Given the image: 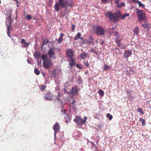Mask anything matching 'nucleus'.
Wrapping results in <instances>:
<instances>
[{
	"label": "nucleus",
	"mask_w": 151,
	"mask_h": 151,
	"mask_svg": "<svg viewBox=\"0 0 151 151\" xmlns=\"http://www.w3.org/2000/svg\"><path fill=\"white\" fill-rule=\"evenodd\" d=\"M142 26L145 28H147L148 27L147 25L146 24H142Z\"/></svg>",
	"instance_id": "44"
},
{
	"label": "nucleus",
	"mask_w": 151,
	"mask_h": 151,
	"mask_svg": "<svg viewBox=\"0 0 151 151\" xmlns=\"http://www.w3.org/2000/svg\"><path fill=\"white\" fill-rule=\"evenodd\" d=\"M115 1H114V3L115 4H119V1L120 0H114Z\"/></svg>",
	"instance_id": "41"
},
{
	"label": "nucleus",
	"mask_w": 151,
	"mask_h": 151,
	"mask_svg": "<svg viewBox=\"0 0 151 151\" xmlns=\"http://www.w3.org/2000/svg\"><path fill=\"white\" fill-rule=\"evenodd\" d=\"M84 64L85 66H86L88 67H89L90 65L88 63L87 61H86V62L84 63Z\"/></svg>",
	"instance_id": "37"
},
{
	"label": "nucleus",
	"mask_w": 151,
	"mask_h": 151,
	"mask_svg": "<svg viewBox=\"0 0 151 151\" xmlns=\"http://www.w3.org/2000/svg\"><path fill=\"white\" fill-rule=\"evenodd\" d=\"M133 31L134 32V35H137L139 32L138 27H135L134 30Z\"/></svg>",
	"instance_id": "15"
},
{
	"label": "nucleus",
	"mask_w": 151,
	"mask_h": 151,
	"mask_svg": "<svg viewBox=\"0 0 151 151\" xmlns=\"http://www.w3.org/2000/svg\"><path fill=\"white\" fill-rule=\"evenodd\" d=\"M50 94V92H48L46 93L45 95L46 96H49Z\"/></svg>",
	"instance_id": "53"
},
{
	"label": "nucleus",
	"mask_w": 151,
	"mask_h": 151,
	"mask_svg": "<svg viewBox=\"0 0 151 151\" xmlns=\"http://www.w3.org/2000/svg\"><path fill=\"white\" fill-rule=\"evenodd\" d=\"M34 73L36 74L38 76L40 74V71L37 68H35L34 70Z\"/></svg>",
	"instance_id": "20"
},
{
	"label": "nucleus",
	"mask_w": 151,
	"mask_h": 151,
	"mask_svg": "<svg viewBox=\"0 0 151 151\" xmlns=\"http://www.w3.org/2000/svg\"><path fill=\"white\" fill-rule=\"evenodd\" d=\"M74 121L76 122V119H74L73 120Z\"/></svg>",
	"instance_id": "60"
},
{
	"label": "nucleus",
	"mask_w": 151,
	"mask_h": 151,
	"mask_svg": "<svg viewBox=\"0 0 151 151\" xmlns=\"http://www.w3.org/2000/svg\"><path fill=\"white\" fill-rule=\"evenodd\" d=\"M70 65L72 68V67L74 66L75 65V59H71L69 61Z\"/></svg>",
	"instance_id": "14"
},
{
	"label": "nucleus",
	"mask_w": 151,
	"mask_h": 151,
	"mask_svg": "<svg viewBox=\"0 0 151 151\" xmlns=\"http://www.w3.org/2000/svg\"><path fill=\"white\" fill-rule=\"evenodd\" d=\"M66 54L68 58H71L74 55V52L71 49H68L66 51Z\"/></svg>",
	"instance_id": "4"
},
{
	"label": "nucleus",
	"mask_w": 151,
	"mask_h": 151,
	"mask_svg": "<svg viewBox=\"0 0 151 151\" xmlns=\"http://www.w3.org/2000/svg\"><path fill=\"white\" fill-rule=\"evenodd\" d=\"M76 119H77L78 125L79 126L84 124L86 122L87 117L86 116H85L83 119H81L80 117L76 116Z\"/></svg>",
	"instance_id": "5"
},
{
	"label": "nucleus",
	"mask_w": 151,
	"mask_h": 151,
	"mask_svg": "<svg viewBox=\"0 0 151 151\" xmlns=\"http://www.w3.org/2000/svg\"><path fill=\"white\" fill-rule=\"evenodd\" d=\"M127 93H129V91H127Z\"/></svg>",
	"instance_id": "59"
},
{
	"label": "nucleus",
	"mask_w": 151,
	"mask_h": 151,
	"mask_svg": "<svg viewBox=\"0 0 151 151\" xmlns=\"http://www.w3.org/2000/svg\"><path fill=\"white\" fill-rule=\"evenodd\" d=\"M124 15L125 16V17H128L129 14L128 13H126L124 14Z\"/></svg>",
	"instance_id": "49"
},
{
	"label": "nucleus",
	"mask_w": 151,
	"mask_h": 151,
	"mask_svg": "<svg viewBox=\"0 0 151 151\" xmlns=\"http://www.w3.org/2000/svg\"><path fill=\"white\" fill-rule=\"evenodd\" d=\"M125 16L124 15H122L121 16V19L123 20L125 19Z\"/></svg>",
	"instance_id": "48"
},
{
	"label": "nucleus",
	"mask_w": 151,
	"mask_h": 151,
	"mask_svg": "<svg viewBox=\"0 0 151 151\" xmlns=\"http://www.w3.org/2000/svg\"><path fill=\"white\" fill-rule=\"evenodd\" d=\"M98 93L101 96H103L104 94V91L101 89L98 91Z\"/></svg>",
	"instance_id": "28"
},
{
	"label": "nucleus",
	"mask_w": 151,
	"mask_h": 151,
	"mask_svg": "<svg viewBox=\"0 0 151 151\" xmlns=\"http://www.w3.org/2000/svg\"><path fill=\"white\" fill-rule=\"evenodd\" d=\"M137 10L136 13L138 17V19L139 20V22L143 21L146 19V16L145 13L142 10L139 9H136Z\"/></svg>",
	"instance_id": "2"
},
{
	"label": "nucleus",
	"mask_w": 151,
	"mask_h": 151,
	"mask_svg": "<svg viewBox=\"0 0 151 151\" xmlns=\"http://www.w3.org/2000/svg\"><path fill=\"white\" fill-rule=\"evenodd\" d=\"M110 68V66L109 65H107L106 64H105L104 66V70H106L109 69Z\"/></svg>",
	"instance_id": "23"
},
{
	"label": "nucleus",
	"mask_w": 151,
	"mask_h": 151,
	"mask_svg": "<svg viewBox=\"0 0 151 151\" xmlns=\"http://www.w3.org/2000/svg\"><path fill=\"white\" fill-rule=\"evenodd\" d=\"M64 36V34L63 33H61L60 35V37H61V38H63Z\"/></svg>",
	"instance_id": "47"
},
{
	"label": "nucleus",
	"mask_w": 151,
	"mask_h": 151,
	"mask_svg": "<svg viewBox=\"0 0 151 151\" xmlns=\"http://www.w3.org/2000/svg\"><path fill=\"white\" fill-rule=\"evenodd\" d=\"M133 3L136 2L138 0H130Z\"/></svg>",
	"instance_id": "51"
},
{
	"label": "nucleus",
	"mask_w": 151,
	"mask_h": 151,
	"mask_svg": "<svg viewBox=\"0 0 151 151\" xmlns=\"http://www.w3.org/2000/svg\"><path fill=\"white\" fill-rule=\"evenodd\" d=\"M65 122H66L67 123H68V120H66L65 121Z\"/></svg>",
	"instance_id": "57"
},
{
	"label": "nucleus",
	"mask_w": 151,
	"mask_h": 151,
	"mask_svg": "<svg viewBox=\"0 0 151 151\" xmlns=\"http://www.w3.org/2000/svg\"><path fill=\"white\" fill-rule=\"evenodd\" d=\"M12 40L14 42H16V40L17 39V36H14L12 38Z\"/></svg>",
	"instance_id": "35"
},
{
	"label": "nucleus",
	"mask_w": 151,
	"mask_h": 151,
	"mask_svg": "<svg viewBox=\"0 0 151 151\" xmlns=\"http://www.w3.org/2000/svg\"><path fill=\"white\" fill-rule=\"evenodd\" d=\"M1 1L0 0V4H1Z\"/></svg>",
	"instance_id": "63"
},
{
	"label": "nucleus",
	"mask_w": 151,
	"mask_h": 151,
	"mask_svg": "<svg viewBox=\"0 0 151 151\" xmlns=\"http://www.w3.org/2000/svg\"><path fill=\"white\" fill-rule=\"evenodd\" d=\"M102 3L104 4H106V3L107 0H101Z\"/></svg>",
	"instance_id": "46"
},
{
	"label": "nucleus",
	"mask_w": 151,
	"mask_h": 151,
	"mask_svg": "<svg viewBox=\"0 0 151 151\" xmlns=\"http://www.w3.org/2000/svg\"><path fill=\"white\" fill-rule=\"evenodd\" d=\"M9 20H8V21L9 22V25L8 24H7V35L8 36L10 37L11 36L10 34V29L12 27V21H11V19L10 17H9Z\"/></svg>",
	"instance_id": "9"
},
{
	"label": "nucleus",
	"mask_w": 151,
	"mask_h": 151,
	"mask_svg": "<svg viewBox=\"0 0 151 151\" xmlns=\"http://www.w3.org/2000/svg\"><path fill=\"white\" fill-rule=\"evenodd\" d=\"M117 4L116 6L117 7L119 8H120L122 6H125V4L123 2H121L120 3V4Z\"/></svg>",
	"instance_id": "18"
},
{
	"label": "nucleus",
	"mask_w": 151,
	"mask_h": 151,
	"mask_svg": "<svg viewBox=\"0 0 151 151\" xmlns=\"http://www.w3.org/2000/svg\"><path fill=\"white\" fill-rule=\"evenodd\" d=\"M88 54L86 52H83L80 55L79 58L81 60L87 58Z\"/></svg>",
	"instance_id": "12"
},
{
	"label": "nucleus",
	"mask_w": 151,
	"mask_h": 151,
	"mask_svg": "<svg viewBox=\"0 0 151 151\" xmlns=\"http://www.w3.org/2000/svg\"><path fill=\"white\" fill-rule=\"evenodd\" d=\"M45 100H49L51 101V98H49L48 97L45 96Z\"/></svg>",
	"instance_id": "38"
},
{
	"label": "nucleus",
	"mask_w": 151,
	"mask_h": 151,
	"mask_svg": "<svg viewBox=\"0 0 151 151\" xmlns=\"http://www.w3.org/2000/svg\"><path fill=\"white\" fill-rule=\"evenodd\" d=\"M81 34L79 32H78L77 33V36H76V40H77L76 38L77 37L78 38V39H81V40H82L83 39V37H81Z\"/></svg>",
	"instance_id": "27"
},
{
	"label": "nucleus",
	"mask_w": 151,
	"mask_h": 151,
	"mask_svg": "<svg viewBox=\"0 0 151 151\" xmlns=\"http://www.w3.org/2000/svg\"><path fill=\"white\" fill-rule=\"evenodd\" d=\"M78 81L80 82L79 83H78L80 84V83L82 81V80L81 78H78Z\"/></svg>",
	"instance_id": "50"
},
{
	"label": "nucleus",
	"mask_w": 151,
	"mask_h": 151,
	"mask_svg": "<svg viewBox=\"0 0 151 151\" xmlns=\"http://www.w3.org/2000/svg\"><path fill=\"white\" fill-rule=\"evenodd\" d=\"M94 30L95 32L98 35H103L105 32L104 29L101 26L99 25L96 27Z\"/></svg>",
	"instance_id": "3"
},
{
	"label": "nucleus",
	"mask_w": 151,
	"mask_h": 151,
	"mask_svg": "<svg viewBox=\"0 0 151 151\" xmlns=\"http://www.w3.org/2000/svg\"><path fill=\"white\" fill-rule=\"evenodd\" d=\"M60 102H61V103H63V101H61Z\"/></svg>",
	"instance_id": "62"
},
{
	"label": "nucleus",
	"mask_w": 151,
	"mask_h": 151,
	"mask_svg": "<svg viewBox=\"0 0 151 151\" xmlns=\"http://www.w3.org/2000/svg\"><path fill=\"white\" fill-rule=\"evenodd\" d=\"M76 67L79 68V69H81L82 68V65H80L78 64H76Z\"/></svg>",
	"instance_id": "34"
},
{
	"label": "nucleus",
	"mask_w": 151,
	"mask_h": 151,
	"mask_svg": "<svg viewBox=\"0 0 151 151\" xmlns=\"http://www.w3.org/2000/svg\"><path fill=\"white\" fill-rule=\"evenodd\" d=\"M49 42V41L47 39L45 40L43 39L42 40V44L43 45L47 44Z\"/></svg>",
	"instance_id": "22"
},
{
	"label": "nucleus",
	"mask_w": 151,
	"mask_h": 151,
	"mask_svg": "<svg viewBox=\"0 0 151 151\" xmlns=\"http://www.w3.org/2000/svg\"><path fill=\"white\" fill-rule=\"evenodd\" d=\"M104 43V41H102L101 43V45H102Z\"/></svg>",
	"instance_id": "56"
},
{
	"label": "nucleus",
	"mask_w": 151,
	"mask_h": 151,
	"mask_svg": "<svg viewBox=\"0 0 151 151\" xmlns=\"http://www.w3.org/2000/svg\"><path fill=\"white\" fill-rule=\"evenodd\" d=\"M59 3L60 7L63 8L67 5L68 1L67 0H59Z\"/></svg>",
	"instance_id": "8"
},
{
	"label": "nucleus",
	"mask_w": 151,
	"mask_h": 151,
	"mask_svg": "<svg viewBox=\"0 0 151 151\" xmlns=\"http://www.w3.org/2000/svg\"><path fill=\"white\" fill-rule=\"evenodd\" d=\"M75 25L74 24H72V26H71V29L73 31L75 29Z\"/></svg>",
	"instance_id": "40"
},
{
	"label": "nucleus",
	"mask_w": 151,
	"mask_h": 151,
	"mask_svg": "<svg viewBox=\"0 0 151 151\" xmlns=\"http://www.w3.org/2000/svg\"><path fill=\"white\" fill-rule=\"evenodd\" d=\"M131 51L129 50H126L124 53V56L126 58H128L131 55Z\"/></svg>",
	"instance_id": "13"
},
{
	"label": "nucleus",
	"mask_w": 151,
	"mask_h": 151,
	"mask_svg": "<svg viewBox=\"0 0 151 151\" xmlns=\"http://www.w3.org/2000/svg\"><path fill=\"white\" fill-rule=\"evenodd\" d=\"M142 119H143L142 118H140V119H139V121H141V120H142Z\"/></svg>",
	"instance_id": "58"
},
{
	"label": "nucleus",
	"mask_w": 151,
	"mask_h": 151,
	"mask_svg": "<svg viewBox=\"0 0 151 151\" xmlns=\"http://www.w3.org/2000/svg\"><path fill=\"white\" fill-rule=\"evenodd\" d=\"M65 115H66L65 117H67L68 119H69V116L67 114H66Z\"/></svg>",
	"instance_id": "54"
},
{
	"label": "nucleus",
	"mask_w": 151,
	"mask_h": 151,
	"mask_svg": "<svg viewBox=\"0 0 151 151\" xmlns=\"http://www.w3.org/2000/svg\"><path fill=\"white\" fill-rule=\"evenodd\" d=\"M29 43H27L26 42H25V43L24 44V45L25 46V47H27L29 45Z\"/></svg>",
	"instance_id": "42"
},
{
	"label": "nucleus",
	"mask_w": 151,
	"mask_h": 151,
	"mask_svg": "<svg viewBox=\"0 0 151 151\" xmlns=\"http://www.w3.org/2000/svg\"><path fill=\"white\" fill-rule=\"evenodd\" d=\"M41 58L43 60V61H45L46 60L48 59L47 58V55H43L41 56Z\"/></svg>",
	"instance_id": "19"
},
{
	"label": "nucleus",
	"mask_w": 151,
	"mask_h": 151,
	"mask_svg": "<svg viewBox=\"0 0 151 151\" xmlns=\"http://www.w3.org/2000/svg\"><path fill=\"white\" fill-rule=\"evenodd\" d=\"M121 39L120 38V36H117L115 38V42L117 46L120 47L121 46Z\"/></svg>",
	"instance_id": "10"
},
{
	"label": "nucleus",
	"mask_w": 151,
	"mask_h": 151,
	"mask_svg": "<svg viewBox=\"0 0 151 151\" xmlns=\"http://www.w3.org/2000/svg\"><path fill=\"white\" fill-rule=\"evenodd\" d=\"M25 40L24 39H22L21 40V42L23 43L24 44L25 43Z\"/></svg>",
	"instance_id": "45"
},
{
	"label": "nucleus",
	"mask_w": 151,
	"mask_h": 151,
	"mask_svg": "<svg viewBox=\"0 0 151 151\" xmlns=\"http://www.w3.org/2000/svg\"><path fill=\"white\" fill-rule=\"evenodd\" d=\"M68 94L70 97H72L73 95H75L74 91L72 90V91H70L68 93Z\"/></svg>",
	"instance_id": "29"
},
{
	"label": "nucleus",
	"mask_w": 151,
	"mask_h": 151,
	"mask_svg": "<svg viewBox=\"0 0 151 151\" xmlns=\"http://www.w3.org/2000/svg\"><path fill=\"white\" fill-rule=\"evenodd\" d=\"M43 64L45 69H48L52 65V63L51 61L47 59L45 61L43 62Z\"/></svg>",
	"instance_id": "6"
},
{
	"label": "nucleus",
	"mask_w": 151,
	"mask_h": 151,
	"mask_svg": "<svg viewBox=\"0 0 151 151\" xmlns=\"http://www.w3.org/2000/svg\"><path fill=\"white\" fill-rule=\"evenodd\" d=\"M136 2L138 4L139 7L142 6L143 8H144L145 7V5L143 4L139 1L138 0Z\"/></svg>",
	"instance_id": "24"
},
{
	"label": "nucleus",
	"mask_w": 151,
	"mask_h": 151,
	"mask_svg": "<svg viewBox=\"0 0 151 151\" xmlns=\"http://www.w3.org/2000/svg\"><path fill=\"white\" fill-rule=\"evenodd\" d=\"M63 40V38L60 37L58 40V44L62 42Z\"/></svg>",
	"instance_id": "33"
},
{
	"label": "nucleus",
	"mask_w": 151,
	"mask_h": 151,
	"mask_svg": "<svg viewBox=\"0 0 151 151\" xmlns=\"http://www.w3.org/2000/svg\"><path fill=\"white\" fill-rule=\"evenodd\" d=\"M35 56L37 58H38L40 56V55L39 52H35Z\"/></svg>",
	"instance_id": "36"
},
{
	"label": "nucleus",
	"mask_w": 151,
	"mask_h": 151,
	"mask_svg": "<svg viewBox=\"0 0 151 151\" xmlns=\"http://www.w3.org/2000/svg\"><path fill=\"white\" fill-rule=\"evenodd\" d=\"M88 44L92 43L93 42V39L92 36H90L87 40Z\"/></svg>",
	"instance_id": "17"
},
{
	"label": "nucleus",
	"mask_w": 151,
	"mask_h": 151,
	"mask_svg": "<svg viewBox=\"0 0 151 151\" xmlns=\"http://www.w3.org/2000/svg\"><path fill=\"white\" fill-rule=\"evenodd\" d=\"M90 51L92 52L93 53H95L96 55H98V52L96 51L93 48L92 50H90Z\"/></svg>",
	"instance_id": "31"
},
{
	"label": "nucleus",
	"mask_w": 151,
	"mask_h": 151,
	"mask_svg": "<svg viewBox=\"0 0 151 151\" xmlns=\"http://www.w3.org/2000/svg\"><path fill=\"white\" fill-rule=\"evenodd\" d=\"M26 17L27 19L29 20H30L32 19V16L30 14H27Z\"/></svg>",
	"instance_id": "32"
},
{
	"label": "nucleus",
	"mask_w": 151,
	"mask_h": 151,
	"mask_svg": "<svg viewBox=\"0 0 151 151\" xmlns=\"http://www.w3.org/2000/svg\"><path fill=\"white\" fill-rule=\"evenodd\" d=\"M98 151V150H97V151Z\"/></svg>",
	"instance_id": "64"
},
{
	"label": "nucleus",
	"mask_w": 151,
	"mask_h": 151,
	"mask_svg": "<svg viewBox=\"0 0 151 151\" xmlns=\"http://www.w3.org/2000/svg\"><path fill=\"white\" fill-rule=\"evenodd\" d=\"M118 34H119V32H118L116 31V32H115L114 33V36H116V37H117V36H118Z\"/></svg>",
	"instance_id": "43"
},
{
	"label": "nucleus",
	"mask_w": 151,
	"mask_h": 151,
	"mask_svg": "<svg viewBox=\"0 0 151 151\" xmlns=\"http://www.w3.org/2000/svg\"><path fill=\"white\" fill-rule=\"evenodd\" d=\"M137 111L139 112H141L142 114H144V113L142 109L140 108H138L137 109Z\"/></svg>",
	"instance_id": "30"
},
{
	"label": "nucleus",
	"mask_w": 151,
	"mask_h": 151,
	"mask_svg": "<svg viewBox=\"0 0 151 151\" xmlns=\"http://www.w3.org/2000/svg\"><path fill=\"white\" fill-rule=\"evenodd\" d=\"M75 103V101L73 100L70 105L71 106L73 109L74 111L76 110V107L74 105Z\"/></svg>",
	"instance_id": "21"
},
{
	"label": "nucleus",
	"mask_w": 151,
	"mask_h": 151,
	"mask_svg": "<svg viewBox=\"0 0 151 151\" xmlns=\"http://www.w3.org/2000/svg\"><path fill=\"white\" fill-rule=\"evenodd\" d=\"M59 4L57 3H56L54 6V8L56 12H58L59 10Z\"/></svg>",
	"instance_id": "16"
},
{
	"label": "nucleus",
	"mask_w": 151,
	"mask_h": 151,
	"mask_svg": "<svg viewBox=\"0 0 151 151\" xmlns=\"http://www.w3.org/2000/svg\"><path fill=\"white\" fill-rule=\"evenodd\" d=\"M145 121L144 119H142V125L144 126L145 125Z\"/></svg>",
	"instance_id": "39"
},
{
	"label": "nucleus",
	"mask_w": 151,
	"mask_h": 151,
	"mask_svg": "<svg viewBox=\"0 0 151 151\" xmlns=\"http://www.w3.org/2000/svg\"><path fill=\"white\" fill-rule=\"evenodd\" d=\"M78 132V137L80 136L81 135V133L79 132Z\"/></svg>",
	"instance_id": "52"
},
{
	"label": "nucleus",
	"mask_w": 151,
	"mask_h": 151,
	"mask_svg": "<svg viewBox=\"0 0 151 151\" xmlns=\"http://www.w3.org/2000/svg\"><path fill=\"white\" fill-rule=\"evenodd\" d=\"M53 128L55 131V132H57L60 129V125L58 123H56L53 126Z\"/></svg>",
	"instance_id": "11"
},
{
	"label": "nucleus",
	"mask_w": 151,
	"mask_h": 151,
	"mask_svg": "<svg viewBox=\"0 0 151 151\" xmlns=\"http://www.w3.org/2000/svg\"><path fill=\"white\" fill-rule=\"evenodd\" d=\"M106 117L109 118L110 120H111L113 118L112 115H111L109 113H108L106 114Z\"/></svg>",
	"instance_id": "26"
},
{
	"label": "nucleus",
	"mask_w": 151,
	"mask_h": 151,
	"mask_svg": "<svg viewBox=\"0 0 151 151\" xmlns=\"http://www.w3.org/2000/svg\"><path fill=\"white\" fill-rule=\"evenodd\" d=\"M74 39L75 40H76V37H75L74 38Z\"/></svg>",
	"instance_id": "61"
},
{
	"label": "nucleus",
	"mask_w": 151,
	"mask_h": 151,
	"mask_svg": "<svg viewBox=\"0 0 151 151\" xmlns=\"http://www.w3.org/2000/svg\"><path fill=\"white\" fill-rule=\"evenodd\" d=\"M91 144H93L94 146H95V145L92 142H89Z\"/></svg>",
	"instance_id": "55"
},
{
	"label": "nucleus",
	"mask_w": 151,
	"mask_h": 151,
	"mask_svg": "<svg viewBox=\"0 0 151 151\" xmlns=\"http://www.w3.org/2000/svg\"><path fill=\"white\" fill-rule=\"evenodd\" d=\"M46 87V85H42L40 86V89L42 91H44L45 90Z\"/></svg>",
	"instance_id": "25"
},
{
	"label": "nucleus",
	"mask_w": 151,
	"mask_h": 151,
	"mask_svg": "<svg viewBox=\"0 0 151 151\" xmlns=\"http://www.w3.org/2000/svg\"><path fill=\"white\" fill-rule=\"evenodd\" d=\"M55 54V49L53 48H50L47 53V55L49 56V58H52V56L54 58H55L54 57Z\"/></svg>",
	"instance_id": "7"
},
{
	"label": "nucleus",
	"mask_w": 151,
	"mask_h": 151,
	"mask_svg": "<svg viewBox=\"0 0 151 151\" xmlns=\"http://www.w3.org/2000/svg\"><path fill=\"white\" fill-rule=\"evenodd\" d=\"M105 15L109 19L110 22L113 21L116 23L121 16V14L120 11H117L116 13H112L111 12H107L105 13Z\"/></svg>",
	"instance_id": "1"
}]
</instances>
